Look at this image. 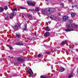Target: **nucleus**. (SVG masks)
Returning a JSON list of instances; mask_svg holds the SVG:
<instances>
[{
  "mask_svg": "<svg viewBox=\"0 0 78 78\" xmlns=\"http://www.w3.org/2000/svg\"><path fill=\"white\" fill-rule=\"evenodd\" d=\"M69 0V1H70H70H72V0Z\"/></svg>",
  "mask_w": 78,
  "mask_h": 78,
  "instance_id": "79ce46f5",
  "label": "nucleus"
},
{
  "mask_svg": "<svg viewBox=\"0 0 78 78\" xmlns=\"http://www.w3.org/2000/svg\"><path fill=\"white\" fill-rule=\"evenodd\" d=\"M16 13L15 12H14L12 14V16H11V15L10 16V18L12 19H13V16H16Z\"/></svg>",
  "mask_w": 78,
  "mask_h": 78,
  "instance_id": "9b49d317",
  "label": "nucleus"
},
{
  "mask_svg": "<svg viewBox=\"0 0 78 78\" xmlns=\"http://www.w3.org/2000/svg\"><path fill=\"white\" fill-rule=\"evenodd\" d=\"M58 11H61V9H58Z\"/></svg>",
  "mask_w": 78,
  "mask_h": 78,
  "instance_id": "e433bc0d",
  "label": "nucleus"
},
{
  "mask_svg": "<svg viewBox=\"0 0 78 78\" xmlns=\"http://www.w3.org/2000/svg\"><path fill=\"white\" fill-rule=\"evenodd\" d=\"M71 15L73 17H75V13H72L71 14Z\"/></svg>",
  "mask_w": 78,
  "mask_h": 78,
  "instance_id": "2eb2a0df",
  "label": "nucleus"
},
{
  "mask_svg": "<svg viewBox=\"0 0 78 78\" xmlns=\"http://www.w3.org/2000/svg\"><path fill=\"white\" fill-rule=\"evenodd\" d=\"M9 48L10 49H12V48L11 47V46H9Z\"/></svg>",
  "mask_w": 78,
  "mask_h": 78,
  "instance_id": "f704fd0d",
  "label": "nucleus"
},
{
  "mask_svg": "<svg viewBox=\"0 0 78 78\" xmlns=\"http://www.w3.org/2000/svg\"><path fill=\"white\" fill-rule=\"evenodd\" d=\"M68 18H69V17H68V16H64L63 17V21H66Z\"/></svg>",
  "mask_w": 78,
  "mask_h": 78,
  "instance_id": "1a4fd4ad",
  "label": "nucleus"
},
{
  "mask_svg": "<svg viewBox=\"0 0 78 78\" xmlns=\"http://www.w3.org/2000/svg\"><path fill=\"white\" fill-rule=\"evenodd\" d=\"M73 76V75L72 74V73H71L69 74V76H68V78H71Z\"/></svg>",
  "mask_w": 78,
  "mask_h": 78,
  "instance_id": "dca6fc26",
  "label": "nucleus"
},
{
  "mask_svg": "<svg viewBox=\"0 0 78 78\" xmlns=\"http://www.w3.org/2000/svg\"><path fill=\"white\" fill-rule=\"evenodd\" d=\"M24 59L21 58V57H19L17 59V61L19 62H23L24 61Z\"/></svg>",
  "mask_w": 78,
  "mask_h": 78,
  "instance_id": "20e7f679",
  "label": "nucleus"
},
{
  "mask_svg": "<svg viewBox=\"0 0 78 78\" xmlns=\"http://www.w3.org/2000/svg\"><path fill=\"white\" fill-rule=\"evenodd\" d=\"M18 27H17V26L16 25H15L14 27L12 26V28H13V29H16V28H17Z\"/></svg>",
  "mask_w": 78,
  "mask_h": 78,
  "instance_id": "f3484780",
  "label": "nucleus"
},
{
  "mask_svg": "<svg viewBox=\"0 0 78 78\" xmlns=\"http://www.w3.org/2000/svg\"><path fill=\"white\" fill-rule=\"evenodd\" d=\"M5 20H7V19H9L8 16V15H5Z\"/></svg>",
  "mask_w": 78,
  "mask_h": 78,
  "instance_id": "6ab92c4d",
  "label": "nucleus"
},
{
  "mask_svg": "<svg viewBox=\"0 0 78 78\" xmlns=\"http://www.w3.org/2000/svg\"><path fill=\"white\" fill-rule=\"evenodd\" d=\"M68 22L69 23H72V21L71 20H69Z\"/></svg>",
  "mask_w": 78,
  "mask_h": 78,
  "instance_id": "c756f323",
  "label": "nucleus"
},
{
  "mask_svg": "<svg viewBox=\"0 0 78 78\" xmlns=\"http://www.w3.org/2000/svg\"><path fill=\"white\" fill-rule=\"evenodd\" d=\"M25 28L24 29H23V30H25V31L27 30V24H26V25H25Z\"/></svg>",
  "mask_w": 78,
  "mask_h": 78,
  "instance_id": "4468645a",
  "label": "nucleus"
},
{
  "mask_svg": "<svg viewBox=\"0 0 78 78\" xmlns=\"http://www.w3.org/2000/svg\"><path fill=\"white\" fill-rule=\"evenodd\" d=\"M30 15H27V16H28V17H30Z\"/></svg>",
  "mask_w": 78,
  "mask_h": 78,
  "instance_id": "58836bf2",
  "label": "nucleus"
},
{
  "mask_svg": "<svg viewBox=\"0 0 78 78\" xmlns=\"http://www.w3.org/2000/svg\"><path fill=\"white\" fill-rule=\"evenodd\" d=\"M54 11V8H48L44 10L42 12L43 14H50L51 13H53Z\"/></svg>",
  "mask_w": 78,
  "mask_h": 78,
  "instance_id": "f257e3e1",
  "label": "nucleus"
},
{
  "mask_svg": "<svg viewBox=\"0 0 78 78\" xmlns=\"http://www.w3.org/2000/svg\"><path fill=\"white\" fill-rule=\"evenodd\" d=\"M3 11H4V9L3 8L0 7V11H1V12H3Z\"/></svg>",
  "mask_w": 78,
  "mask_h": 78,
  "instance_id": "a211bd4d",
  "label": "nucleus"
},
{
  "mask_svg": "<svg viewBox=\"0 0 78 78\" xmlns=\"http://www.w3.org/2000/svg\"><path fill=\"white\" fill-rule=\"evenodd\" d=\"M50 19H52L53 20H55L57 19V18H56V17L54 16H50Z\"/></svg>",
  "mask_w": 78,
  "mask_h": 78,
  "instance_id": "6e6552de",
  "label": "nucleus"
},
{
  "mask_svg": "<svg viewBox=\"0 0 78 78\" xmlns=\"http://www.w3.org/2000/svg\"><path fill=\"white\" fill-rule=\"evenodd\" d=\"M30 11H34V9H29Z\"/></svg>",
  "mask_w": 78,
  "mask_h": 78,
  "instance_id": "2f4dec72",
  "label": "nucleus"
},
{
  "mask_svg": "<svg viewBox=\"0 0 78 78\" xmlns=\"http://www.w3.org/2000/svg\"><path fill=\"white\" fill-rule=\"evenodd\" d=\"M16 35L17 37H20V34H16Z\"/></svg>",
  "mask_w": 78,
  "mask_h": 78,
  "instance_id": "5701e85b",
  "label": "nucleus"
},
{
  "mask_svg": "<svg viewBox=\"0 0 78 78\" xmlns=\"http://www.w3.org/2000/svg\"><path fill=\"white\" fill-rule=\"evenodd\" d=\"M75 27L76 28H78V25H75Z\"/></svg>",
  "mask_w": 78,
  "mask_h": 78,
  "instance_id": "473e14b6",
  "label": "nucleus"
},
{
  "mask_svg": "<svg viewBox=\"0 0 78 78\" xmlns=\"http://www.w3.org/2000/svg\"><path fill=\"white\" fill-rule=\"evenodd\" d=\"M67 42V40L63 41L61 43V45H65V44H66Z\"/></svg>",
  "mask_w": 78,
  "mask_h": 78,
  "instance_id": "423d86ee",
  "label": "nucleus"
},
{
  "mask_svg": "<svg viewBox=\"0 0 78 78\" xmlns=\"http://www.w3.org/2000/svg\"><path fill=\"white\" fill-rule=\"evenodd\" d=\"M38 58H41V54H39L37 55Z\"/></svg>",
  "mask_w": 78,
  "mask_h": 78,
  "instance_id": "cd10ccee",
  "label": "nucleus"
},
{
  "mask_svg": "<svg viewBox=\"0 0 78 78\" xmlns=\"http://www.w3.org/2000/svg\"><path fill=\"white\" fill-rule=\"evenodd\" d=\"M50 33L49 32H46L44 34V36L45 37H47L48 36L50 35Z\"/></svg>",
  "mask_w": 78,
  "mask_h": 78,
  "instance_id": "9d476101",
  "label": "nucleus"
},
{
  "mask_svg": "<svg viewBox=\"0 0 78 78\" xmlns=\"http://www.w3.org/2000/svg\"><path fill=\"white\" fill-rule=\"evenodd\" d=\"M35 10L36 11H37V12L39 11V8L37 7L35 9Z\"/></svg>",
  "mask_w": 78,
  "mask_h": 78,
  "instance_id": "aec40b11",
  "label": "nucleus"
},
{
  "mask_svg": "<svg viewBox=\"0 0 78 78\" xmlns=\"http://www.w3.org/2000/svg\"><path fill=\"white\" fill-rule=\"evenodd\" d=\"M20 9H25V8H24L22 7H20Z\"/></svg>",
  "mask_w": 78,
  "mask_h": 78,
  "instance_id": "c85d7f7f",
  "label": "nucleus"
},
{
  "mask_svg": "<svg viewBox=\"0 0 78 78\" xmlns=\"http://www.w3.org/2000/svg\"><path fill=\"white\" fill-rule=\"evenodd\" d=\"M76 51H77V52H78V49H77L76 50Z\"/></svg>",
  "mask_w": 78,
  "mask_h": 78,
  "instance_id": "c9c22d12",
  "label": "nucleus"
},
{
  "mask_svg": "<svg viewBox=\"0 0 78 78\" xmlns=\"http://www.w3.org/2000/svg\"><path fill=\"white\" fill-rule=\"evenodd\" d=\"M65 69L64 68L61 67L60 68V71L61 72H64V71Z\"/></svg>",
  "mask_w": 78,
  "mask_h": 78,
  "instance_id": "f8f14e48",
  "label": "nucleus"
},
{
  "mask_svg": "<svg viewBox=\"0 0 78 78\" xmlns=\"http://www.w3.org/2000/svg\"><path fill=\"white\" fill-rule=\"evenodd\" d=\"M15 44L17 45H23V44L20 42L16 43Z\"/></svg>",
  "mask_w": 78,
  "mask_h": 78,
  "instance_id": "0eeeda50",
  "label": "nucleus"
},
{
  "mask_svg": "<svg viewBox=\"0 0 78 78\" xmlns=\"http://www.w3.org/2000/svg\"><path fill=\"white\" fill-rule=\"evenodd\" d=\"M27 3L28 5L30 6H35V4L33 3V2L32 1H27Z\"/></svg>",
  "mask_w": 78,
  "mask_h": 78,
  "instance_id": "7ed1b4c3",
  "label": "nucleus"
},
{
  "mask_svg": "<svg viewBox=\"0 0 78 78\" xmlns=\"http://www.w3.org/2000/svg\"><path fill=\"white\" fill-rule=\"evenodd\" d=\"M76 59H77V60H78V58H76Z\"/></svg>",
  "mask_w": 78,
  "mask_h": 78,
  "instance_id": "37998d69",
  "label": "nucleus"
},
{
  "mask_svg": "<svg viewBox=\"0 0 78 78\" xmlns=\"http://www.w3.org/2000/svg\"><path fill=\"white\" fill-rule=\"evenodd\" d=\"M60 5H61V8H63V7H64V4L62 3L60 4Z\"/></svg>",
  "mask_w": 78,
  "mask_h": 78,
  "instance_id": "412c9836",
  "label": "nucleus"
},
{
  "mask_svg": "<svg viewBox=\"0 0 78 78\" xmlns=\"http://www.w3.org/2000/svg\"><path fill=\"white\" fill-rule=\"evenodd\" d=\"M4 9L5 10H6L8 9V7L7 6H5L4 7Z\"/></svg>",
  "mask_w": 78,
  "mask_h": 78,
  "instance_id": "4be33fe9",
  "label": "nucleus"
},
{
  "mask_svg": "<svg viewBox=\"0 0 78 78\" xmlns=\"http://www.w3.org/2000/svg\"><path fill=\"white\" fill-rule=\"evenodd\" d=\"M46 53L48 55H49V54H50V53H51V51L49 52L48 51H47Z\"/></svg>",
  "mask_w": 78,
  "mask_h": 78,
  "instance_id": "b1692460",
  "label": "nucleus"
},
{
  "mask_svg": "<svg viewBox=\"0 0 78 78\" xmlns=\"http://www.w3.org/2000/svg\"><path fill=\"white\" fill-rule=\"evenodd\" d=\"M57 51H58L57 50H54L52 52V53H54L55 52H56Z\"/></svg>",
  "mask_w": 78,
  "mask_h": 78,
  "instance_id": "7c9ffc66",
  "label": "nucleus"
},
{
  "mask_svg": "<svg viewBox=\"0 0 78 78\" xmlns=\"http://www.w3.org/2000/svg\"><path fill=\"white\" fill-rule=\"evenodd\" d=\"M40 78H46L45 76H41Z\"/></svg>",
  "mask_w": 78,
  "mask_h": 78,
  "instance_id": "a878e982",
  "label": "nucleus"
},
{
  "mask_svg": "<svg viewBox=\"0 0 78 78\" xmlns=\"http://www.w3.org/2000/svg\"><path fill=\"white\" fill-rule=\"evenodd\" d=\"M72 25L71 24H69L68 25H66V27L67 28H68L67 29H65V31H66V32H68L69 31H75V30L73 29V28H71L72 27Z\"/></svg>",
  "mask_w": 78,
  "mask_h": 78,
  "instance_id": "f03ea898",
  "label": "nucleus"
},
{
  "mask_svg": "<svg viewBox=\"0 0 78 78\" xmlns=\"http://www.w3.org/2000/svg\"><path fill=\"white\" fill-rule=\"evenodd\" d=\"M48 23H51V22L49 21V22H48Z\"/></svg>",
  "mask_w": 78,
  "mask_h": 78,
  "instance_id": "ea45409f",
  "label": "nucleus"
},
{
  "mask_svg": "<svg viewBox=\"0 0 78 78\" xmlns=\"http://www.w3.org/2000/svg\"><path fill=\"white\" fill-rule=\"evenodd\" d=\"M58 16H61V14H59V15H58Z\"/></svg>",
  "mask_w": 78,
  "mask_h": 78,
  "instance_id": "a19ab883",
  "label": "nucleus"
},
{
  "mask_svg": "<svg viewBox=\"0 0 78 78\" xmlns=\"http://www.w3.org/2000/svg\"><path fill=\"white\" fill-rule=\"evenodd\" d=\"M72 8H73L74 7H76V8L78 9V5H77L76 6H74L73 5L72 6Z\"/></svg>",
  "mask_w": 78,
  "mask_h": 78,
  "instance_id": "393cba45",
  "label": "nucleus"
},
{
  "mask_svg": "<svg viewBox=\"0 0 78 78\" xmlns=\"http://www.w3.org/2000/svg\"><path fill=\"white\" fill-rule=\"evenodd\" d=\"M13 76H17V75L16 74H14L13 75Z\"/></svg>",
  "mask_w": 78,
  "mask_h": 78,
  "instance_id": "72a5a7b5",
  "label": "nucleus"
},
{
  "mask_svg": "<svg viewBox=\"0 0 78 78\" xmlns=\"http://www.w3.org/2000/svg\"><path fill=\"white\" fill-rule=\"evenodd\" d=\"M17 11V9H15L12 10V11Z\"/></svg>",
  "mask_w": 78,
  "mask_h": 78,
  "instance_id": "bb28decb",
  "label": "nucleus"
},
{
  "mask_svg": "<svg viewBox=\"0 0 78 78\" xmlns=\"http://www.w3.org/2000/svg\"><path fill=\"white\" fill-rule=\"evenodd\" d=\"M45 30L46 31H50V28H49V27H48V26H47V27H45Z\"/></svg>",
  "mask_w": 78,
  "mask_h": 78,
  "instance_id": "ddd939ff",
  "label": "nucleus"
},
{
  "mask_svg": "<svg viewBox=\"0 0 78 78\" xmlns=\"http://www.w3.org/2000/svg\"><path fill=\"white\" fill-rule=\"evenodd\" d=\"M46 62H47V61H50V60H46Z\"/></svg>",
  "mask_w": 78,
  "mask_h": 78,
  "instance_id": "4c0bfd02",
  "label": "nucleus"
},
{
  "mask_svg": "<svg viewBox=\"0 0 78 78\" xmlns=\"http://www.w3.org/2000/svg\"><path fill=\"white\" fill-rule=\"evenodd\" d=\"M30 70V71L31 72H30V71H29L28 72V73H29V75H31V76H32L33 75V71H32V70L30 68L29 69Z\"/></svg>",
  "mask_w": 78,
  "mask_h": 78,
  "instance_id": "39448f33",
  "label": "nucleus"
}]
</instances>
